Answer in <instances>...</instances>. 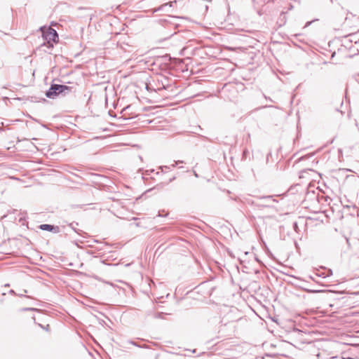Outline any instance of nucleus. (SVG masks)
I'll list each match as a JSON object with an SVG mask.
<instances>
[{
	"mask_svg": "<svg viewBox=\"0 0 359 359\" xmlns=\"http://www.w3.org/2000/svg\"><path fill=\"white\" fill-rule=\"evenodd\" d=\"M338 41H339L341 46L344 47V49H350L353 46L352 39L348 35L341 36ZM338 50L342 51V48H338Z\"/></svg>",
	"mask_w": 359,
	"mask_h": 359,
	"instance_id": "nucleus-5",
	"label": "nucleus"
},
{
	"mask_svg": "<svg viewBox=\"0 0 359 359\" xmlns=\"http://www.w3.org/2000/svg\"><path fill=\"white\" fill-rule=\"evenodd\" d=\"M176 3H177L176 1H170L169 3L165 4L162 5L158 8V10H163V11H168L166 8L168 7H172L175 4H176Z\"/></svg>",
	"mask_w": 359,
	"mask_h": 359,
	"instance_id": "nucleus-8",
	"label": "nucleus"
},
{
	"mask_svg": "<svg viewBox=\"0 0 359 359\" xmlns=\"http://www.w3.org/2000/svg\"><path fill=\"white\" fill-rule=\"evenodd\" d=\"M39 228H40V229L43 230V231H53L55 233H57L59 231L58 226H55L50 225V224H41L39 226Z\"/></svg>",
	"mask_w": 359,
	"mask_h": 359,
	"instance_id": "nucleus-6",
	"label": "nucleus"
},
{
	"mask_svg": "<svg viewBox=\"0 0 359 359\" xmlns=\"http://www.w3.org/2000/svg\"><path fill=\"white\" fill-rule=\"evenodd\" d=\"M175 179V177H172V178H170V182H172V180H174Z\"/></svg>",
	"mask_w": 359,
	"mask_h": 359,
	"instance_id": "nucleus-18",
	"label": "nucleus"
},
{
	"mask_svg": "<svg viewBox=\"0 0 359 359\" xmlns=\"http://www.w3.org/2000/svg\"><path fill=\"white\" fill-rule=\"evenodd\" d=\"M261 200H264L266 201V204H264V206H270L271 204V202H276V200L273 198V196H266L260 197Z\"/></svg>",
	"mask_w": 359,
	"mask_h": 359,
	"instance_id": "nucleus-7",
	"label": "nucleus"
},
{
	"mask_svg": "<svg viewBox=\"0 0 359 359\" xmlns=\"http://www.w3.org/2000/svg\"><path fill=\"white\" fill-rule=\"evenodd\" d=\"M163 168H166V169H167V168H170V167H168V166H167V165L160 167V168H161V170H163Z\"/></svg>",
	"mask_w": 359,
	"mask_h": 359,
	"instance_id": "nucleus-13",
	"label": "nucleus"
},
{
	"mask_svg": "<svg viewBox=\"0 0 359 359\" xmlns=\"http://www.w3.org/2000/svg\"><path fill=\"white\" fill-rule=\"evenodd\" d=\"M336 358L335 356H332V357H330V358H328V359H334V358Z\"/></svg>",
	"mask_w": 359,
	"mask_h": 359,
	"instance_id": "nucleus-20",
	"label": "nucleus"
},
{
	"mask_svg": "<svg viewBox=\"0 0 359 359\" xmlns=\"http://www.w3.org/2000/svg\"><path fill=\"white\" fill-rule=\"evenodd\" d=\"M146 89L148 90V91H155V88L152 86V85L151 83H147L146 84Z\"/></svg>",
	"mask_w": 359,
	"mask_h": 359,
	"instance_id": "nucleus-10",
	"label": "nucleus"
},
{
	"mask_svg": "<svg viewBox=\"0 0 359 359\" xmlns=\"http://www.w3.org/2000/svg\"><path fill=\"white\" fill-rule=\"evenodd\" d=\"M183 161H175V163L172 164L171 165V167L172 168H175L177 164L179 163H182Z\"/></svg>",
	"mask_w": 359,
	"mask_h": 359,
	"instance_id": "nucleus-11",
	"label": "nucleus"
},
{
	"mask_svg": "<svg viewBox=\"0 0 359 359\" xmlns=\"http://www.w3.org/2000/svg\"><path fill=\"white\" fill-rule=\"evenodd\" d=\"M351 316H338V346L346 345L348 346H359V344L353 342V335L348 333H344L341 331V328L339 327V325L345 323H352L350 320Z\"/></svg>",
	"mask_w": 359,
	"mask_h": 359,
	"instance_id": "nucleus-1",
	"label": "nucleus"
},
{
	"mask_svg": "<svg viewBox=\"0 0 359 359\" xmlns=\"http://www.w3.org/2000/svg\"><path fill=\"white\" fill-rule=\"evenodd\" d=\"M316 356H317L318 359H320V353L317 354Z\"/></svg>",
	"mask_w": 359,
	"mask_h": 359,
	"instance_id": "nucleus-17",
	"label": "nucleus"
},
{
	"mask_svg": "<svg viewBox=\"0 0 359 359\" xmlns=\"http://www.w3.org/2000/svg\"><path fill=\"white\" fill-rule=\"evenodd\" d=\"M355 44L359 47V37H358V40L355 41Z\"/></svg>",
	"mask_w": 359,
	"mask_h": 359,
	"instance_id": "nucleus-14",
	"label": "nucleus"
},
{
	"mask_svg": "<svg viewBox=\"0 0 359 359\" xmlns=\"http://www.w3.org/2000/svg\"><path fill=\"white\" fill-rule=\"evenodd\" d=\"M297 227V223H294V228L296 229Z\"/></svg>",
	"mask_w": 359,
	"mask_h": 359,
	"instance_id": "nucleus-16",
	"label": "nucleus"
},
{
	"mask_svg": "<svg viewBox=\"0 0 359 359\" xmlns=\"http://www.w3.org/2000/svg\"><path fill=\"white\" fill-rule=\"evenodd\" d=\"M48 327H49V325H48L46 326V327H45V330H47Z\"/></svg>",
	"mask_w": 359,
	"mask_h": 359,
	"instance_id": "nucleus-21",
	"label": "nucleus"
},
{
	"mask_svg": "<svg viewBox=\"0 0 359 359\" xmlns=\"http://www.w3.org/2000/svg\"><path fill=\"white\" fill-rule=\"evenodd\" d=\"M348 36L351 38V39H352V43L354 42L355 43V41H358L359 38L358 34H349Z\"/></svg>",
	"mask_w": 359,
	"mask_h": 359,
	"instance_id": "nucleus-9",
	"label": "nucleus"
},
{
	"mask_svg": "<svg viewBox=\"0 0 359 359\" xmlns=\"http://www.w3.org/2000/svg\"><path fill=\"white\" fill-rule=\"evenodd\" d=\"M72 88V87L65 85L52 84L46 91V95L48 98L54 99L60 94L64 95L68 94L71 92Z\"/></svg>",
	"mask_w": 359,
	"mask_h": 359,
	"instance_id": "nucleus-3",
	"label": "nucleus"
},
{
	"mask_svg": "<svg viewBox=\"0 0 359 359\" xmlns=\"http://www.w3.org/2000/svg\"><path fill=\"white\" fill-rule=\"evenodd\" d=\"M43 36L49 44L51 41L55 42L58 40V34L57 32L51 27H49L46 32H44L43 33Z\"/></svg>",
	"mask_w": 359,
	"mask_h": 359,
	"instance_id": "nucleus-4",
	"label": "nucleus"
},
{
	"mask_svg": "<svg viewBox=\"0 0 359 359\" xmlns=\"http://www.w3.org/2000/svg\"><path fill=\"white\" fill-rule=\"evenodd\" d=\"M271 0H263L264 2H269Z\"/></svg>",
	"mask_w": 359,
	"mask_h": 359,
	"instance_id": "nucleus-19",
	"label": "nucleus"
},
{
	"mask_svg": "<svg viewBox=\"0 0 359 359\" xmlns=\"http://www.w3.org/2000/svg\"><path fill=\"white\" fill-rule=\"evenodd\" d=\"M340 154H341V150L338 149V160H339V161H341Z\"/></svg>",
	"mask_w": 359,
	"mask_h": 359,
	"instance_id": "nucleus-12",
	"label": "nucleus"
},
{
	"mask_svg": "<svg viewBox=\"0 0 359 359\" xmlns=\"http://www.w3.org/2000/svg\"><path fill=\"white\" fill-rule=\"evenodd\" d=\"M338 352H340L341 359H358L359 346L342 345L338 346Z\"/></svg>",
	"mask_w": 359,
	"mask_h": 359,
	"instance_id": "nucleus-2",
	"label": "nucleus"
},
{
	"mask_svg": "<svg viewBox=\"0 0 359 359\" xmlns=\"http://www.w3.org/2000/svg\"><path fill=\"white\" fill-rule=\"evenodd\" d=\"M311 22H308L306 24V26H309V25H311Z\"/></svg>",
	"mask_w": 359,
	"mask_h": 359,
	"instance_id": "nucleus-15",
	"label": "nucleus"
}]
</instances>
